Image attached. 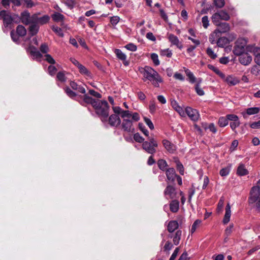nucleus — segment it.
I'll return each instance as SVG.
<instances>
[{"label":"nucleus","instance_id":"38","mask_svg":"<svg viewBox=\"0 0 260 260\" xmlns=\"http://www.w3.org/2000/svg\"><path fill=\"white\" fill-rule=\"evenodd\" d=\"M222 20L227 21L230 19V15L224 11L221 10L217 12Z\"/></svg>","mask_w":260,"mask_h":260},{"label":"nucleus","instance_id":"39","mask_svg":"<svg viewBox=\"0 0 260 260\" xmlns=\"http://www.w3.org/2000/svg\"><path fill=\"white\" fill-rule=\"evenodd\" d=\"M80 73L81 74L84 75L85 76H87L88 77L90 76V73L88 71V70L82 64H80L78 67Z\"/></svg>","mask_w":260,"mask_h":260},{"label":"nucleus","instance_id":"34","mask_svg":"<svg viewBox=\"0 0 260 260\" xmlns=\"http://www.w3.org/2000/svg\"><path fill=\"white\" fill-rule=\"evenodd\" d=\"M170 210L173 212H176L179 209V202L177 200H173L170 205Z\"/></svg>","mask_w":260,"mask_h":260},{"label":"nucleus","instance_id":"32","mask_svg":"<svg viewBox=\"0 0 260 260\" xmlns=\"http://www.w3.org/2000/svg\"><path fill=\"white\" fill-rule=\"evenodd\" d=\"M218 26L219 27L217 29H218L219 32L221 34L226 32L230 30V26L227 23H220V24Z\"/></svg>","mask_w":260,"mask_h":260},{"label":"nucleus","instance_id":"56","mask_svg":"<svg viewBox=\"0 0 260 260\" xmlns=\"http://www.w3.org/2000/svg\"><path fill=\"white\" fill-rule=\"evenodd\" d=\"M214 3L216 7L221 8L224 5V0H214Z\"/></svg>","mask_w":260,"mask_h":260},{"label":"nucleus","instance_id":"48","mask_svg":"<svg viewBox=\"0 0 260 260\" xmlns=\"http://www.w3.org/2000/svg\"><path fill=\"white\" fill-rule=\"evenodd\" d=\"M202 23L203 26L205 28H207L209 25V21L207 16H204L202 18Z\"/></svg>","mask_w":260,"mask_h":260},{"label":"nucleus","instance_id":"18","mask_svg":"<svg viewBox=\"0 0 260 260\" xmlns=\"http://www.w3.org/2000/svg\"><path fill=\"white\" fill-rule=\"evenodd\" d=\"M162 143L165 148L170 153H173L176 150V146L169 141L164 140Z\"/></svg>","mask_w":260,"mask_h":260},{"label":"nucleus","instance_id":"46","mask_svg":"<svg viewBox=\"0 0 260 260\" xmlns=\"http://www.w3.org/2000/svg\"><path fill=\"white\" fill-rule=\"evenodd\" d=\"M151 58L155 66H157L159 64L160 62L159 61L158 57L157 54L154 53H152L151 55Z\"/></svg>","mask_w":260,"mask_h":260},{"label":"nucleus","instance_id":"1","mask_svg":"<svg viewBox=\"0 0 260 260\" xmlns=\"http://www.w3.org/2000/svg\"><path fill=\"white\" fill-rule=\"evenodd\" d=\"M139 71L143 75V81H149L156 87H158L159 83L163 81L159 74L151 67L146 66L139 69Z\"/></svg>","mask_w":260,"mask_h":260},{"label":"nucleus","instance_id":"58","mask_svg":"<svg viewBox=\"0 0 260 260\" xmlns=\"http://www.w3.org/2000/svg\"><path fill=\"white\" fill-rule=\"evenodd\" d=\"M120 18L117 16H114L110 18V22L113 25H116L119 21Z\"/></svg>","mask_w":260,"mask_h":260},{"label":"nucleus","instance_id":"14","mask_svg":"<svg viewBox=\"0 0 260 260\" xmlns=\"http://www.w3.org/2000/svg\"><path fill=\"white\" fill-rule=\"evenodd\" d=\"M168 38L172 45L176 46L180 49L183 48L182 43L180 42L177 36L170 34H168Z\"/></svg>","mask_w":260,"mask_h":260},{"label":"nucleus","instance_id":"27","mask_svg":"<svg viewBox=\"0 0 260 260\" xmlns=\"http://www.w3.org/2000/svg\"><path fill=\"white\" fill-rule=\"evenodd\" d=\"M39 29V26L37 23H31L28 31L31 36L36 35Z\"/></svg>","mask_w":260,"mask_h":260},{"label":"nucleus","instance_id":"17","mask_svg":"<svg viewBox=\"0 0 260 260\" xmlns=\"http://www.w3.org/2000/svg\"><path fill=\"white\" fill-rule=\"evenodd\" d=\"M114 53H115L117 57L122 60L124 66H127L129 64V62L126 60V56L123 53L121 50L118 49H115L114 50Z\"/></svg>","mask_w":260,"mask_h":260},{"label":"nucleus","instance_id":"42","mask_svg":"<svg viewBox=\"0 0 260 260\" xmlns=\"http://www.w3.org/2000/svg\"><path fill=\"white\" fill-rule=\"evenodd\" d=\"M228 124V121L226 117H221L218 120V124L220 127H224Z\"/></svg>","mask_w":260,"mask_h":260},{"label":"nucleus","instance_id":"29","mask_svg":"<svg viewBox=\"0 0 260 260\" xmlns=\"http://www.w3.org/2000/svg\"><path fill=\"white\" fill-rule=\"evenodd\" d=\"M248 172L243 164H240L238 167L237 173L239 176H244L248 174Z\"/></svg>","mask_w":260,"mask_h":260},{"label":"nucleus","instance_id":"10","mask_svg":"<svg viewBox=\"0 0 260 260\" xmlns=\"http://www.w3.org/2000/svg\"><path fill=\"white\" fill-rule=\"evenodd\" d=\"M184 112L185 114H186L192 120L197 121L199 118V113L196 109H193L190 107H187Z\"/></svg>","mask_w":260,"mask_h":260},{"label":"nucleus","instance_id":"49","mask_svg":"<svg viewBox=\"0 0 260 260\" xmlns=\"http://www.w3.org/2000/svg\"><path fill=\"white\" fill-rule=\"evenodd\" d=\"M52 28V30L59 37H62L63 36V33L60 28L58 26H53Z\"/></svg>","mask_w":260,"mask_h":260},{"label":"nucleus","instance_id":"16","mask_svg":"<svg viewBox=\"0 0 260 260\" xmlns=\"http://www.w3.org/2000/svg\"><path fill=\"white\" fill-rule=\"evenodd\" d=\"M32 20H34V23L44 24L48 22L49 17L48 15H44L43 17H38L37 15L35 14L32 15Z\"/></svg>","mask_w":260,"mask_h":260},{"label":"nucleus","instance_id":"23","mask_svg":"<svg viewBox=\"0 0 260 260\" xmlns=\"http://www.w3.org/2000/svg\"><path fill=\"white\" fill-rule=\"evenodd\" d=\"M221 34L219 32L218 29H216L213 32H212L209 38L210 42L214 44L216 43L217 39H218Z\"/></svg>","mask_w":260,"mask_h":260},{"label":"nucleus","instance_id":"33","mask_svg":"<svg viewBox=\"0 0 260 260\" xmlns=\"http://www.w3.org/2000/svg\"><path fill=\"white\" fill-rule=\"evenodd\" d=\"M208 67L209 69L211 70L214 72H215L221 79L225 78V75L222 72H221L217 68L211 64H209Z\"/></svg>","mask_w":260,"mask_h":260},{"label":"nucleus","instance_id":"2","mask_svg":"<svg viewBox=\"0 0 260 260\" xmlns=\"http://www.w3.org/2000/svg\"><path fill=\"white\" fill-rule=\"evenodd\" d=\"M112 109L114 113L120 114L122 118L132 117L134 121H138L140 120V116L137 112L132 113L128 110H123L118 106H113Z\"/></svg>","mask_w":260,"mask_h":260},{"label":"nucleus","instance_id":"20","mask_svg":"<svg viewBox=\"0 0 260 260\" xmlns=\"http://www.w3.org/2000/svg\"><path fill=\"white\" fill-rule=\"evenodd\" d=\"M171 106L173 108L175 111H176L181 116H185V112L184 109L178 105V103L176 101L173 100L171 101Z\"/></svg>","mask_w":260,"mask_h":260},{"label":"nucleus","instance_id":"9","mask_svg":"<svg viewBox=\"0 0 260 260\" xmlns=\"http://www.w3.org/2000/svg\"><path fill=\"white\" fill-rule=\"evenodd\" d=\"M97 114L101 116L103 118H106L109 114V106L108 103L106 102L105 107L103 105H100L95 111Z\"/></svg>","mask_w":260,"mask_h":260},{"label":"nucleus","instance_id":"43","mask_svg":"<svg viewBox=\"0 0 260 260\" xmlns=\"http://www.w3.org/2000/svg\"><path fill=\"white\" fill-rule=\"evenodd\" d=\"M160 55L163 56H167L168 57H171L172 55V52L169 49H166L161 50L160 51Z\"/></svg>","mask_w":260,"mask_h":260},{"label":"nucleus","instance_id":"24","mask_svg":"<svg viewBox=\"0 0 260 260\" xmlns=\"http://www.w3.org/2000/svg\"><path fill=\"white\" fill-rule=\"evenodd\" d=\"M166 176L168 180L173 182L175 180L177 175L173 168H169L166 170Z\"/></svg>","mask_w":260,"mask_h":260},{"label":"nucleus","instance_id":"45","mask_svg":"<svg viewBox=\"0 0 260 260\" xmlns=\"http://www.w3.org/2000/svg\"><path fill=\"white\" fill-rule=\"evenodd\" d=\"M201 223V221L200 220H196L192 225L190 232L192 234L193 233L197 230V229L200 226Z\"/></svg>","mask_w":260,"mask_h":260},{"label":"nucleus","instance_id":"19","mask_svg":"<svg viewBox=\"0 0 260 260\" xmlns=\"http://www.w3.org/2000/svg\"><path fill=\"white\" fill-rule=\"evenodd\" d=\"M248 48L249 47H248ZM250 51H253L254 55V61L260 66V48L256 47H250Z\"/></svg>","mask_w":260,"mask_h":260},{"label":"nucleus","instance_id":"52","mask_svg":"<svg viewBox=\"0 0 260 260\" xmlns=\"http://www.w3.org/2000/svg\"><path fill=\"white\" fill-rule=\"evenodd\" d=\"M230 171V167H227L224 168L220 171V175L221 176H226L229 174Z\"/></svg>","mask_w":260,"mask_h":260},{"label":"nucleus","instance_id":"15","mask_svg":"<svg viewBox=\"0 0 260 260\" xmlns=\"http://www.w3.org/2000/svg\"><path fill=\"white\" fill-rule=\"evenodd\" d=\"M164 193L167 198L169 197L170 199H174L176 196L175 188L171 185L167 186L165 190Z\"/></svg>","mask_w":260,"mask_h":260},{"label":"nucleus","instance_id":"12","mask_svg":"<svg viewBox=\"0 0 260 260\" xmlns=\"http://www.w3.org/2000/svg\"><path fill=\"white\" fill-rule=\"evenodd\" d=\"M111 115L109 118V123L113 126H117L121 123V119H120L118 115L120 114H116Z\"/></svg>","mask_w":260,"mask_h":260},{"label":"nucleus","instance_id":"11","mask_svg":"<svg viewBox=\"0 0 260 260\" xmlns=\"http://www.w3.org/2000/svg\"><path fill=\"white\" fill-rule=\"evenodd\" d=\"M20 19L22 23L25 25H28L31 23H34L32 15L31 16L29 13L27 11H25L21 13Z\"/></svg>","mask_w":260,"mask_h":260},{"label":"nucleus","instance_id":"30","mask_svg":"<svg viewBox=\"0 0 260 260\" xmlns=\"http://www.w3.org/2000/svg\"><path fill=\"white\" fill-rule=\"evenodd\" d=\"M183 69L186 76L188 78L189 82L191 83H194L196 82V78L193 73L188 69L185 68H183Z\"/></svg>","mask_w":260,"mask_h":260},{"label":"nucleus","instance_id":"25","mask_svg":"<svg viewBox=\"0 0 260 260\" xmlns=\"http://www.w3.org/2000/svg\"><path fill=\"white\" fill-rule=\"evenodd\" d=\"M27 51L30 52L34 59H40L42 57L41 54L37 49L32 47H29Z\"/></svg>","mask_w":260,"mask_h":260},{"label":"nucleus","instance_id":"47","mask_svg":"<svg viewBox=\"0 0 260 260\" xmlns=\"http://www.w3.org/2000/svg\"><path fill=\"white\" fill-rule=\"evenodd\" d=\"M207 55L212 59H215L217 57V55L214 52L212 48L209 47L206 51Z\"/></svg>","mask_w":260,"mask_h":260},{"label":"nucleus","instance_id":"37","mask_svg":"<svg viewBox=\"0 0 260 260\" xmlns=\"http://www.w3.org/2000/svg\"><path fill=\"white\" fill-rule=\"evenodd\" d=\"M16 31L19 36H24L26 34V30L25 28L22 25H19L17 27Z\"/></svg>","mask_w":260,"mask_h":260},{"label":"nucleus","instance_id":"41","mask_svg":"<svg viewBox=\"0 0 260 260\" xmlns=\"http://www.w3.org/2000/svg\"><path fill=\"white\" fill-rule=\"evenodd\" d=\"M157 165L159 168L162 171H165L167 167V163L164 159H159L158 161Z\"/></svg>","mask_w":260,"mask_h":260},{"label":"nucleus","instance_id":"61","mask_svg":"<svg viewBox=\"0 0 260 260\" xmlns=\"http://www.w3.org/2000/svg\"><path fill=\"white\" fill-rule=\"evenodd\" d=\"M125 47L128 50L131 51H135L137 50V46L132 43H129L126 45Z\"/></svg>","mask_w":260,"mask_h":260},{"label":"nucleus","instance_id":"31","mask_svg":"<svg viewBox=\"0 0 260 260\" xmlns=\"http://www.w3.org/2000/svg\"><path fill=\"white\" fill-rule=\"evenodd\" d=\"M178 227V223L175 220H172L169 222L168 225V230L169 232L172 233Z\"/></svg>","mask_w":260,"mask_h":260},{"label":"nucleus","instance_id":"59","mask_svg":"<svg viewBox=\"0 0 260 260\" xmlns=\"http://www.w3.org/2000/svg\"><path fill=\"white\" fill-rule=\"evenodd\" d=\"M56 71L57 69L54 66L50 65L48 67V72L50 75H54L56 72Z\"/></svg>","mask_w":260,"mask_h":260},{"label":"nucleus","instance_id":"55","mask_svg":"<svg viewBox=\"0 0 260 260\" xmlns=\"http://www.w3.org/2000/svg\"><path fill=\"white\" fill-rule=\"evenodd\" d=\"M57 78L59 81L61 82H64L66 80L65 74L64 72H59L57 73Z\"/></svg>","mask_w":260,"mask_h":260},{"label":"nucleus","instance_id":"35","mask_svg":"<svg viewBox=\"0 0 260 260\" xmlns=\"http://www.w3.org/2000/svg\"><path fill=\"white\" fill-rule=\"evenodd\" d=\"M211 19L212 22L216 25H219L221 23L220 21L222 20L217 12L212 15Z\"/></svg>","mask_w":260,"mask_h":260},{"label":"nucleus","instance_id":"36","mask_svg":"<svg viewBox=\"0 0 260 260\" xmlns=\"http://www.w3.org/2000/svg\"><path fill=\"white\" fill-rule=\"evenodd\" d=\"M53 20L55 22L62 21L64 19V16L58 12H56L52 15Z\"/></svg>","mask_w":260,"mask_h":260},{"label":"nucleus","instance_id":"13","mask_svg":"<svg viewBox=\"0 0 260 260\" xmlns=\"http://www.w3.org/2000/svg\"><path fill=\"white\" fill-rule=\"evenodd\" d=\"M123 121L122 122V129L126 132H132L134 129L133 127V123L132 121L128 119L127 118H123Z\"/></svg>","mask_w":260,"mask_h":260},{"label":"nucleus","instance_id":"64","mask_svg":"<svg viewBox=\"0 0 260 260\" xmlns=\"http://www.w3.org/2000/svg\"><path fill=\"white\" fill-rule=\"evenodd\" d=\"M240 124V122L239 119H238L237 120L231 122L230 123V126L233 130H234L236 127L239 126Z\"/></svg>","mask_w":260,"mask_h":260},{"label":"nucleus","instance_id":"5","mask_svg":"<svg viewBox=\"0 0 260 260\" xmlns=\"http://www.w3.org/2000/svg\"><path fill=\"white\" fill-rule=\"evenodd\" d=\"M249 204L256 203V207L260 209V192L258 187H253L249 198Z\"/></svg>","mask_w":260,"mask_h":260},{"label":"nucleus","instance_id":"4","mask_svg":"<svg viewBox=\"0 0 260 260\" xmlns=\"http://www.w3.org/2000/svg\"><path fill=\"white\" fill-rule=\"evenodd\" d=\"M148 141L143 142V149L147 153L153 154L156 151V148L158 146L156 140L153 137H148Z\"/></svg>","mask_w":260,"mask_h":260},{"label":"nucleus","instance_id":"57","mask_svg":"<svg viewBox=\"0 0 260 260\" xmlns=\"http://www.w3.org/2000/svg\"><path fill=\"white\" fill-rule=\"evenodd\" d=\"M134 139L136 142L138 143H142L144 142V138L142 136H141L139 133H136L134 135Z\"/></svg>","mask_w":260,"mask_h":260},{"label":"nucleus","instance_id":"63","mask_svg":"<svg viewBox=\"0 0 260 260\" xmlns=\"http://www.w3.org/2000/svg\"><path fill=\"white\" fill-rule=\"evenodd\" d=\"M144 121L151 129H153L154 127L151 120L147 117H144Z\"/></svg>","mask_w":260,"mask_h":260},{"label":"nucleus","instance_id":"8","mask_svg":"<svg viewBox=\"0 0 260 260\" xmlns=\"http://www.w3.org/2000/svg\"><path fill=\"white\" fill-rule=\"evenodd\" d=\"M239 61L244 66H248L249 64L252 60V56L247 52H244L239 54Z\"/></svg>","mask_w":260,"mask_h":260},{"label":"nucleus","instance_id":"50","mask_svg":"<svg viewBox=\"0 0 260 260\" xmlns=\"http://www.w3.org/2000/svg\"><path fill=\"white\" fill-rule=\"evenodd\" d=\"M259 71H260V69L256 65H254V66H252L251 67V70H250L251 73L255 76H257L259 74Z\"/></svg>","mask_w":260,"mask_h":260},{"label":"nucleus","instance_id":"3","mask_svg":"<svg viewBox=\"0 0 260 260\" xmlns=\"http://www.w3.org/2000/svg\"><path fill=\"white\" fill-rule=\"evenodd\" d=\"M247 41L246 39L244 38L238 39L235 43V45L233 50V53L236 55L241 54L245 52L246 50L250 51V47H253L252 46H246Z\"/></svg>","mask_w":260,"mask_h":260},{"label":"nucleus","instance_id":"44","mask_svg":"<svg viewBox=\"0 0 260 260\" xmlns=\"http://www.w3.org/2000/svg\"><path fill=\"white\" fill-rule=\"evenodd\" d=\"M195 90L197 93L200 95L202 96L204 95L205 92L203 89L200 87V83H197L195 85Z\"/></svg>","mask_w":260,"mask_h":260},{"label":"nucleus","instance_id":"60","mask_svg":"<svg viewBox=\"0 0 260 260\" xmlns=\"http://www.w3.org/2000/svg\"><path fill=\"white\" fill-rule=\"evenodd\" d=\"M45 60L50 64H55V61L50 54H46L45 55Z\"/></svg>","mask_w":260,"mask_h":260},{"label":"nucleus","instance_id":"51","mask_svg":"<svg viewBox=\"0 0 260 260\" xmlns=\"http://www.w3.org/2000/svg\"><path fill=\"white\" fill-rule=\"evenodd\" d=\"M224 205V199L223 197H221L218 203L217 210L218 212H221L222 211L223 207Z\"/></svg>","mask_w":260,"mask_h":260},{"label":"nucleus","instance_id":"28","mask_svg":"<svg viewBox=\"0 0 260 260\" xmlns=\"http://www.w3.org/2000/svg\"><path fill=\"white\" fill-rule=\"evenodd\" d=\"M216 43L218 47H224L229 43V40L226 37H221L217 40Z\"/></svg>","mask_w":260,"mask_h":260},{"label":"nucleus","instance_id":"22","mask_svg":"<svg viewBox=\"0 0 260 260\" xmlns=\"http://www.w3.org/2000/svg\"><path fill=\"white\" fill-rule=\"evenodd\" d=\"M260 111V108L251 107L247 108L246 112H243L242 115L244 118L246 117V115H251L258 113Z\"/></svg>","mask_w":260,"mask_h":260},{"label":"nucleus","instance_id":"6","mask_svg":"<svg viewBox=\"0 0 260 260\" xmlns=\"http://www.w3.org/2000/svg\"><path fill=\"white\" fill-rule=\"evenodd\" d=\"M84 101L87 103L90 104L92 107L95 109V111L99 107L100 105H103L105 107L106 101H100L98 100H94L92 98L87 95L86 94L84 95Z\"/></svg>","mask_w":260,"mask_h":260},{"label":"nucleus","instance_id":"62","mask_svg":"<svg viewBox=\"0 0 260 260\" xmlns=\"http://www.w3.org/2000/svg\"><path fill=\"white\" fill-rule=\"evenodd\" d=\"M226 117L228 120L234 121L239 119L238 117L235 114H228L226 116Z\"/></svg>","mask_w":260,"mask_h":260},{"label":"nucleus","instance_id":"40","mask_svg":"<svg viewBox=\"0 0 260 260\" xmlns=\"http://www.w3.org/2000/svg\"><path fill=\"white\" fill-rule=\"evenodd\" d=\"M181 235V231H177L176 232L175 235L174 236V237L173 238V242L175 245H177L179 244L180 240Z\"/></svg>","mask_w":260,"mask_h":260},{"label":"nucleus","instance_id":"54","mask_svg":"<svg viewBox=\"0 0 260 260\" xmlns=\"http://www.w3.org/2000/svg\"><path fill=\"white\" fill-rule=\"evenodd\" d=\"M176 167L179 173L181 175L184 174V168L182 164L179 161H176Z\"/></svg>","mask_w":260,"mask_h":260},{"label":"nucleus","instance_id":"53","mask_svg":"<svg viewBox=\"0 0 260 260\" xmlns=\"http://www.w3.org/2000/svg\"><path fill=\"white\" fill-rule=\"evenodd\" d=\"M172 247L173 245L172 243L169 241H167L163 248V250L164 251L169 253V251L172 248Z\"/></svg>","mask_w":260,"mask_h":260},{"label":"nucleus","instance_id":"21","mask_svg":"<svg viewBox=\"0 0 260 260\" xmlns=\"http://www.w3.org/2000/svg\"><path fill=\"white\" fill-rule=\"evenodd\" d=\"M222 79L230 86L235 85L239 82L238 79L231 75H228L226 77L225 76V78Z\"/></svg>","mask_w":260,"mask_h":260},{"label":"nucleus","instance_id":"7","mask_svg":"<svg viewBox=\"0 0 260 260\" xmlns=\"http://www.w3.org/2000/svg\"><path fill=\"white\" fill-rule=\"evenodd\" d=\"M0 18L3 20L5 27H11L12 23V19L9 13L5 10L0 12Z\"/></svg>","mask_w":260,"mask_h":260},{"label":"nucleus","instance_id":"26","mask_svg":"<svg viewBox=\"0 0 260 260\" xmlns=\"http://www.w3.org/2000/svg\"><path fill=\"white\" fill-rule=\"evenodd\" d=\"M231 215V206L229 204H228L225 208V213L223 219V223L224 224H227L230 221Z\"/></svg>","mask_w":260,"mask_h":260}]
</instances>
